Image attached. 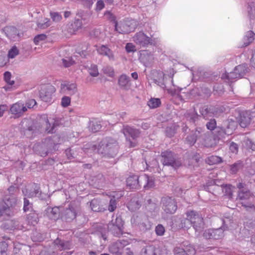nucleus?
Returning a JSON list of instances; mask_svg holds the SVG:
<instances>
[{"label": "nucleus", "mask_w": 255, "mask_h": 255, "mask_svg": "<svg viewBox=\"0 0 255 255\" xmlns=\"http://www.w3.org/2000/svg\"><path fill=\"white\" fill-rule=\"evenodd\" d=\"M85 149H91L96 151L99 154L109 157H114L118 153L119 146L117 141L112 137H106L99 143L98 146L96 144L88 143L86 144Z\"/></svg>", "instance_id": "1"}, {"label": "nucleus", "mask_w": 255, "mask_h": 255, "mask_svg": "<svg viewBox=\"0 0 255 255\" xmlns=\"http://www.w3.org/2000/svg\"><path fill=\"white\" fill-rule=\"evenodd\" d=\"M186 218L181 220L180 227L189 229L193 226L197 235H199L205 229V224L202 217L197 212L191 210L186 213Z\"/></svg>", "instance_id": "2"}, {"label": "nucleus", "mask_w": 255, "mask_h": 255, "mask_svg": "<svg viewBox=\"0 0 255 255\" xmlns=\"http://www.w3.org/2000/svg\"><path fill=\"white\" fill-rule=\"evenodd\" d=\"M124 223L120 217H117L113 219L107 226L98 227V234L100 235L105 241L107 238V233L110 232L115 236L119 237L123 234V227Z\"/></svg>", "instance_id": "3"}, {"label": "nucleus", "mask_w": 255, "mask_h": 255, "mask_svg": "<svg viewBox=\"0 0 255 255\" xmlns=\"http://www.w3.org/2000/svg\"><path fill=\"white\" fill-rule=\"evenodd\" d=\"M249 68L255 70V67L253 65H238L235 67L233 71L223 73L221 78L232 82L233 80L241 78L245 75L248 72Z\"/></svg>", "instance_id": "4"}, {"label": "nucleus", "mask_w": 255, "mask_h": 255, "mask_svg": "<svg viewBox=\"0 0 255 255\" xmlns=\"http://www.w3.org/2000/svg\"><path fill=\"white\" fill-rule=\"evenodd\" d=\"M131 223L133 227H137L142 232L149 230L151 223L147 216L143 215H133L131 219Z\"/></svg>", "instance_id": "5"}, {"label": "nucleus", "mask_w": 255, "mask_h": 255, "mask_svg": "<svg viewBox=\"0 0 255 255\" xmlns=\"http://www.w3.org/2000/svg\"><path fill=\"white\" fill-rule=\"evenodd\" d=\"M225 111V108L222 106H204L200 109V113L204 119L208 120L209 118L219 117Z\"/></svg>", "instance_id": "6"}, {"label": "nucleus", "mask_w": 255, "mask_h": 255, "mask_svg": "<svg viewBox=\"0 0 255 255\" xmlns=\"http://www.w3.org/2000/svg\"><path fill=\"white\" fill-rule=\"evenodd\" d=\"M80 210L79 206L75 203H71L68 208H63L61 207L60 218L67 222H70L74 219L77 213Z\"/></svg>", "instance_id": "7"}, {"label": "nucleus", "mask_w": 255, "mask_h": 255, "mask_svg": "<svg viewBox=\"0 0 255 255\" xmlns=\"http://www.w3.org/2000/svg\"><path fill=\"white\" fill-rule=\"evenodd\" d=\"M17 202V199L13 196H6L4 199H0V216L10 214V207L14 206Z\"/></svg>", "instance_id": "8"}, {"label": "nucleus", "mask_w": 255, "mask_h": 255, "mask_svg": "<svg viewBox=\"0 0 255 255\" xmlns=\"http://www.w3.org/2000/svg\"><path fill=\"white\" fill-rule=\"evenodd\" d=\"M161 162L163 165L171 166L176 168L181 165L180 161L176 160L175 155L171 151H164L161 153Z\"/></svg>", "instance_id": "9"}, {"label": "nucleus", "mask_w": 255, "mask_h": 255, "mask_svg": "<svg viewBox=\"0 0 255 255\" xmlns=\"http://www.w3.org/2000/svg\"><path fill=\"white\" fill-rule=\"evenodd\" d=\"M238 198L242 201L241 204L244 206L247 210H255V206L252 203L247 202L245 201L253 199L252 193L247 189H243L240 190L238 192Z\"/></svg>", "instance_id": "10"}, {"label": "nucleus", "mask_w": 255, "mask_h": 255, "mask_svg": "<svg viewBox=\"0 0 255 255\" xmlns=\"http://www.w3.org/2000/svg\"><path fill=\"white\" fill-rule=\"evenodd\" d=\"M136 24L134 20L126 21L119 23L115 22V29L120 33H128L133 31L135 28Z\"/></svg>", "instance_id": "11"}, {"label": "nucleus", "mask_w": 255, "mask_h": 255, "mask_svg": "<svg viewBox=\"0 0 255 255\" xmlns=\"http://www.w3.org/2000/svg\"><path fill=\"white\" fill-rule=\"evenodd\" d=\"M77 91V85L74 82L64 81L61 83L59 92L61 94L72 96Z\"/></svg>", "instance_id": "12"}, {"label": "nucleus", "mask_w": 255, "mask_h": 255, "mask_svg": "<svg viewBox=\"0 0 255 255\" xmlns=\"http://www.w3.org/2000/svg\"><path fill=\"white\" fill-rule=\"evenodd\" d=\"M55 91L54 86L51 85H45L40 91V98L45 102H51Z\"/></svg>", "instance_id": "13"}, {"label": "nucleus", "mask_w": 255, "mask_h": 255, "mask_svg": "<svg viewBox=\"0 0 255 255\" xmlns=\"http://www.w3.org/2000/svg\"><path fill=\"white\" fill-rule=\"evenodd\" d=\"M162 209L167 214H174L177 209L176 203L174 199L169 197H163L161 199Z\"/></svg>", "instance_id": "14"}, {"label": "nucleus", "mask_w": 255, "mask_h": 255, "mask_svg": "<svg viewBox=\"0 0 255 255\" xmlns=\"http://www.w3.org/2000/svg\"><path fill=\"white\" fill-rule=\"evenodd\" d=\"M39 187L35 184L32 185L31 187H26L22 190L23 195L27 198L38 197L43 199L41 192L39 190Z\"/></svg>", "instance_id": "15"}, {"label": "nucleus", "mask_w": 255, "mask_h": 255, "mask_svg": "<svg viewBox=\"0 0 255 255\" xmlns=\"http://www.w3.org/2000/svg\"><path fill=\"white\" fill-rule=\"evenodd\" d=\"M255 122V112L246 111L241 114L239 124L242 128H246Z\"/></svg>", "instance_id": "16"}, {"label": "nucleus", "mask_w": 255, "mask_h": 255, "mask_svg": "<svg viewBox=\"0 0 255 255\" xmlns=\"http://www.w3.org/2000/svg\"><path fill=\"white\" fill-rule=\"evenodd\" d=\"M201 133H200L198 138V144L205 147H211L214 144L212 137L208 132H205L201 128Z\"/></svg>", "instance_id": "17"}, {"label": "nucleus", "mask_w": 255, "mask_h": 255, "mask_svg": "<svg viewBox=\"0 0 255 255\" xmlns=\"http://www.w3.org/2000/svg\"><path fill=\"white\" fill-rule=\"evenodd\" d=\"M133 41L142 46H145L152 43V39L142 32L136 33L133 37Z\"/></svg>", "instance_id": "18"}, {"label": "nucleus", "mask_w": 255, "mask_h": 255, "mask_svg": "<svg viewBox=\"0 0 255 255\" xmlns=\"http://www.w3.org/2000/svg\"><path fill=\"white\" fill-rule=\"evenodd\" d=\"M26 111V107H24V104L21 102L12 104L10 108L11 114L15 115L17 118L22 116Z\"/></svg>", "instance_id": "19"}, {"label": "nucleus", "mask_w": 255, "mask_h": 255, "mask_svg": "<svg viewBox=\"0 0 255 255\" xmlns=\"http://www.w3.org/2000/svg\"><path fill=\"white\" fill-rule=\"evenodd\" d=\"M237 122L231 119H228L224 122L222 129L225 134L231 135L237 127Z\"/></svg>", "instance_id": "20"}, {"label": "nucleus", "mask_w": 255, "mask_h": 255, "mask_svg": "<svg viewBox=\"0 0 255 255\" xmlns=\"http://www.w3.org/2000/svg\"><path fill=\"white\" fill-rule=\"evenodd\" d=\"M206 239H219L223 237V229L222 228L214 230L209 229L206 230L203 234Z\"/></svg>", "instance_id": "21"}, {"label": "nucleus", "mask_w": 255, "mask_h": 255, "mask_svg": "<svg viewBox=\"0 0 255 255\" xmlns=\"http://www.w3.org/2000/svg\"><path fill=\"white\" fill-rule=\"evenodd\" d=\"M127 185L130 189H138L141 186L140 176L132 175L127 179Z\"/></svg>", "instance_id": "22"}, {"label": "nucleus", "mask_w": 255, "mask_h": 255, "mask_svg": "<svg viewBox=\"0 0 255 255\" xmlns=\"http://www.w3.org/2000/svg\"><path fill=\"white\" fill-rule=\"evenodd\" d=\"M122 132L127 138L128 136H130L133 140L138 137L140 133L138 129L128 125L124 126Z\"/></svg>", "instance_id": "23"}, {"label": "nucleus", "mask_w": 255, "mask_h": 255, "mask_svg": "<svg viewBox=\"0 0 255 255\" xmlns=\"http://www.w3.org/2000/svg\"><path fill=\"white\" fill-rule=\"evenodd\" d=\"M61 208L55 207L53 208L48 207L46 210V213L51 219L57 220L61 217Z\"/></svg>", "instance_id": "24"}, {"label": "nucleus", "mask_w": 255, "mask_h": 255, "mask_svg": "<svg viewBox=\"0 0 255 255\" xmlns=\"http://www.w3.org/2000/svg\"><path fill=\"white\" fill-rule=\"evenodd\" d=\"M4 32L7 37L11 40H18L19 35L17 29L13 26H8L4 28Z\"/></svg>", "instance_id": "25"}, {"label": "nucleus", "mask_w": 255, "mask_h": 255, "mask_svg": "<svg viewBox=\"0 0 255 255\" xmlns=\"http://www.w3.org/2000/svg\"><path fill=\"white\" fill-rule=\"evenodd\" d=\"M124 195V191H120L117 193L114 192L112 195V198L110 199L108 209L110 212H113L117 208V202L116 198H120Z\"/></svg>", "instance_id": "26"}, {"label": "nucleus", "mask_w": 255, "mask_h": 255, "mask_svg": "<svg viewBox=\"0 0 255 255\" xmlns=\"http://www.w3.org/2000/svg\"><path fill=\"white\" fill-rule=\"evenodd\" d=\"M140 183L145 189H149L154 185L153 180L147 175L144 174L140 176Z\"/></svg>", "instance_id": "27"}, {"label": "nucleus", "mask_w": 255, "mask_h": 255, "mask_svg": "<svg viewBox=\"0 0 255 255\" xmlns=\"http://www.w3.org/2000/svg\"><path fill=\"white\" fill-rule=\"evenodd\" d=\"M201 128H196V130L194 132H192L189 135L187 136L186 138V142L189 145L192 146L194 144V143L197 141L198 142V138L201 132Z\"/></svg>", "instance_id": "28"}, {"label": "nucleus", "mask_w": 255, "mask_h": 255, "mask_svg": "<svg viewBox=\"0 0 255 255\" xmlns=\"http://www.w3.org/2000/svg\"><path fill=\"white\" fill-rule=\"evenodd\" d=\"M140 62L144 64L151 62L153 60V54L147 50H143L140 52L139 58Z\"/></svg>", "instance_id": "29"}, {"label": "nucleus", "mask_w": 255, "mask_h": 255, "mask_svg": "<svg viewBox=\"0 0 255 255\" xmlns=\"http://www.w3.org/2000/svg\"><path fill=\"white\" fill-rule=\"evenodd\" d=\"M118 84L121 88L128 90L130 86L129 77L125 74L122 75L119 78Z\"/></svg>", "instance_id": "30"}, {"label": "nucleus", "mask_w": 255, "mask_h": 255, "mask_svg": "<svg viewBox=\"0 0 255 255\" xmlns=\"http://www.w3.org/2000/svg\"><path fill=\"white\" fill-rule=\"evenodd\" d=\"M54 244L55 248L60 251L69 249L70 246L69 242L62 241L59 239H57L54 241Z\"/></svg>", "instance_id": "31"}, {"label": "nucleus", "mask_w": 255, "mask_h": 255, "mask_svg": "<svg viewBox=\"0 0 255 255\" xmlns=\"http://www.w3.org/2000/svg\"><path fill=\"white\" fill-rule=\"evenodd\" d=\"M97 51L99 54L104 55L110 59L114 58V55L112 51L105 45L100 46L97 49Z\"/></svg>", "instance_id": "32"}, {"label": "nucleus", "mask_w": 255, "mask_h": 255, "mask_svg": "<svg viewBox=\"0 0 255 255\" xmlns=\"http://www.w3.org/2000/svg\"><path fill=\"white\" fill-rule=\"evenodd\" d=\"M255 38V34L252 31H248L244 37V45L245 46L249 45Z\"/></svg>", "instance_id": "33"}, {"label": "nucleus", "mask_w": 255, "mask_h": 255, "mask_svg": "<svg viewBox=\"0 0 255 255\" xmlns=\"http://www.w3.org/2000/svg\"><path fill=\"white\" fill-rule=\"evenodd\" d=\"M90 206L92 210L94 212H102L104 208L100 205V201L98 199H94L90 202Z\"/></svg>", "instance_id": "34"}, {"label": "nucleus", "mask_w": 255, "mask_h": 255, "mask_svg": "<svg viewBox=\"0 0 255 255\" xmlns=\"http://www.w3.org/2000/svg\"><path fill=\"white\" fill-rule=\"evenodd\" d=\"M27 220L29 225L34 226L38 222L37 214L35 212L30 213L27 215Z\"/></svg>", "instance_id": "35"}, {"label": "nucleus", "mask_w": 255, "mask_h": 255, "mask_svg": "<svg viewBox=\"0 0 255 255\" xmlns=\"http://www.w3.org/2000/svg\"><path fill=\"white\" fill-rule=\"evenodd\" d=\"M222 162V158L216 155L210 156L206 159V162L209 165L218 164Z\"/></svg>", "instance_id": "36"}, {"label": "nucleus", "mask_w": 255, "mask_h": 255, "mask_svg": "<svg viewBox=\"0 0 255 255\" xmlns=\"http://www.w3.org/2000/svg\"><path fill=\"white\" fill-rule=\"evenodd\" d=\"M247 10L250 18H255V2L251 1L248 3Z\"/></svg>", "instance_id": "37"}, {"label": "nucleus", "mask_w": 255, "mask_h": 255, "mask_svg": "<svg viewBox=\"0 0 255 255\" xmlns=\"http://www.w3.org/2000/svg\"><path fill=\"white\" fill-rule=\"evenodd\" d=\"M58 125L57 123L55 121H54V120H52L51 122H50L48 120H47L46 122V131L48 133L53 132L55 128Z\"/></svg>", "instance_id": "38"}, {"label": "nucleus", "mask_w": 255, "mask_h": 255, "mask_svg": "<svg viewBox=\"0 0 255 255\" xmlns=\"http://www.w3.org/2000/svg\"><path fill=\"white\" fill-rule=\"evenodd\" d=\"M140 206V203L136 199L133 198L131 200L128 204V207L131 211H134L138 209Z\"/></svg>", "instance_id": "39"}, {"label": "nucleus", "mask_w": 255, "mask_h": 255, "mask_svg": "<svg viewBox=\"0 0 255 255\" xmlns=\"http://www.w3.org/2000/svg\"><path fill=\"white\" fill-rule=\"evenodd\" d=\"M154 251V247L148 246L142 249L140 255H155Z\"/></svg>", "instance_id": "40"}, {"label": "nucleus", "mask_w": 255, "mask_h": 255, "mask_svg": "<svg viewBox=\"0 0 255 255\" xmlns=\"http://www.w3.org/2000/svg\"><path fill=\"white\" fill-rule=\"evenodd\" d=\"M176 71H175L173 68H170L169 69H167L165 71L164 73H160V76L162 77V76H165L166 77L167 76L171 78V82L172 85L174 86V84L173 83V77L175 73H176Z\"/></svg>", "instance_id": "41"}, {"label": "nucleus", "mask_w": 255, "mask_h": 255, "mask_svg": "<svg viewBox=\"0 0 255 255\" xmlns=\"http://www.w3.org/2000/svg\"><path fill=\"white\" fill-rule=\"evenodd\" d=\"M3 79L5 83L9 86H12L14 84V80L12 77L11 73L8 71L4 73Z\"/></svg>", "instance_id": "42"}, {"label": "nucleus", "mask_w": 255, "mask_h": 255, "mask_svg": "<svg viewBox=\"0 0 255 255\" xmlns=\"http://www.w3.org/2000/svg\"><path fill=\"white\" fill-rule=\"evenodd\" d=\"M186 117L190 122L195 123L198 120L199 118V115L194 111H192L189 113H188Z\"/></svg>", "instance_id": "43"}, {"label": "nucleus", "mask_w": 255, "mask_h": 255, "mask_svg": "<svg viewBox=\"0 0 255 255\" xmlns=\"http://www.w3.org/2000/svg\"><path fill=\"white\" fill-rule=\"evenodd\" d=\"M158 75L159 78L158 79H154V83L160 86L161 88L164 89L166 88V84L165 81V78L166 77L165 76H162L161 77L160 75V73H159Z\"/></svg>", "instance_id": "44"}, {"label": "nucleus", "mask_w": 255, "mask_h": 255, "mask_svg": "<svg viewBox=\"0 0 255 255\" xmlns=\"http://www.w3.org/2000/svg\"><path fill=\"white\" fill-rule=\"evenodd\" d=\"M160 104V100L158 98H151L147 103L148 106L152 109L159 107Z\"/></svg>", "instance_id": "45"}, {"label": "nucleus", "mask_w": 255, "mask_h": 255, "mask_svg": "<svg viewBox=\"0 0 255 255\" xmlns=\"http://www.w3.org/2000/svg\"><path fill=\"white\" fill-rule=\"evenodd\" d=\"M90 75L93 77H97L99 75V71L97 65H90L87 67Z\"/></svg>", "instance_id": "46"}, {"label": "nucleus", "mask_w": 255, "mask_h": 255, "mask_svg": "<svg viewBox=\"0 0 255 255\" xmlns=\"http://www.w3.org/2000/svg\"><path fill=\"white\" fill-rule=\"evenodd\" d=\"M51 21L49 19L45 18L41 22H39L37 26L41 29H45L51 25Z\"/></svg>", "instance_id": "47"}, {"label": "nucleus", "mask_w": 255, "mask_h": 255, "mask_svg": "<svg viewBox=\"0 0 255 255\" xmlns=\"http://www.w3.org/2000/svg\"><path fill=\"white\" fill-rule=\"evenodd\" d=\"M101 124L98 123L97 122L92 121L90 122V129L93 132H95L99 131L101 129Z\"/></svg>", "instance_id": "48"}, {"label": "nucleus", "mask_w": 255, "mask_h": 255, "mask_svg": "<svg viewBox=\"0 0 255 255\" xmlns=\"http://www.w3.org/2000/svg\"><path fill=\"white\" fill-rule=\"evenodd\" d=\"M50 14L52 20L55 22H59L62 18V15L57 12H51Z\"/></svg>", "instance_id": "49"}, {"label": "nucleus", "mask_w": 255, "mask_h": 255, "mask_svg": "<svg viewBox=\"0 0 255 255\" xmlns=\"http://www.w3.org/2000/svg\"><path fill=\"white\" fill-rule=\"evenodd\" d=\"M47 36L45 34H41L36 36L34 39V42L35 44L38 45L41 42L46 40Z\"/></svg>", "instance_id": "50"}, {"label": "nucleus", "mask_w": 255, "mask_h": 255, "mask_svg": "<svg viewBox=\"0 0 255 255\" xmlns=\"http://www.w3.org/2000/svg\"><path fill=\"white\" fill-rule=\"evenodd\" d=\"M71 103V98L69 96H65L61 99V105L63 107L69 106Z\"/></svg>", "instance_id": "51"}, {"label": "nucleus", "mask_w": 255, "mask_h": 255, "mask_svg": "<svg viewBox=\"0 0 255 255\" xmlns=\"http://www.w3.org/2000/svg\"><path fill=\"white\" fill-rule=\"evenodd\" d=\"M217 126L216 121L215 119H212L206 124V127L210 130H214Z\"/></svg>", "instance_id": "52"}, {"label": "nucleus", "mask_w": 255, "mask_h": 255, "mask_svg": "<svg viewBox=\"0 0 255 255\" xmlns=\"http://www.w3.org/2000/svg\"><path fill=\"white\" fill-rule=\"evenodd\" d=\"M104 73L107 74L108 76L113 77L115 75L114 71L113 68L111 66H106L103 69Z\"/></svg>", "instance_id": "53"}, {"label": "nucleus", "mask_w": 255, "mask_h": 255, "mask_svg": "<svg viewBox=\"0 0 255 255\" xmlns=\"http://www.w3.org/2000/svg\"><path fill=\"white\" fill-rule=\"evenodd\" d=\"M7 244L4 242H0V255H6Z\"/></svg>", "instance_id": "54"}, {"label": "nucleus", "mask_w": 255, "mask_h": 255, "mask_svg": "<svg viewBox=\"0 0 255 255\" xmlns=\"http://www.w3.org/2000/svg\"><path fill=\"white\" fill-rule=\"evenodd\" d=\"M245 145L248 148L255 150V144L249 138H246L244 141Z\"/></svg>", "instance_id": "55"}, {"label": "nucleus", "mask_w": 255, "mask_h": 255, "mask_svg": "<svg viewBox=\"0 0 255 255\" xmlns=\"http://www.w3.org/2000/svg\"><path fill=\"white\" fill-rule=\"evenodd\" d=\"M18 53V50L15 46L12 47L8 51V56L9 58H13Z\"/></svg>", "instance_id": "56"}, {"label": "nucleus", "mask_w": 255, "mask_h": 255, "mask_svg": "<svg viewBox=\"0 0 255 255\" xmlns=\"http://www.w3.org/2000/svg\"><path fill=\"white\" fill-rule=\"evenodd\" d=\"M155 231L158 236H162L165 232V229L162 225L159 224L156 227Z\"/></svg>", "instance_id": "57"}, {"label": "nucleus", "mask_w": 255, "mask_h": 255, "mask_svg": "<svg viewBox=\"0 0 255 255\" xmlns=\"http://www.w3.org/2000/svg\"><path fill=\"white\" fill-rule=\"evenodd\" d=\"M125 48L128 53L134 52L136 50L135 45L132 43H128Z\"/></svg>", "instance_id": "58"}, {"label": "nucleus", "mask_w": 255, "mask_h": 255, "mask_svg": "<svg viewBox=\"0 0 255 255\" xmlns=\"http://www.w3.org/2000/svg\"><path fill=\"white\" fill-rule=\"evenodd\" d=\"M32 209V204L29 202V201L26 198L24 199V205H23V210L24 212H27L30 211Z\"/></svg>", "instance_id": "59"}, {"label": "nucleus", "mask_w": 255, "mask_h": 255, "mask_svg": "<svg viewBox=\"0 0 255 255\" xmlns=\"http://www.w3.org/2000/svg\"><path fill=\"white\" fill-rule=\"evenodd\" d=\"M95 0H82L80 2L85 7L91 8Z\"/></svg>", "instance_id": "60"}, {"label": "nucleus", "mask_w": 255, "mask_h": 255, "mask_svg": "<svg viewBox=\"0 0 255 255\" xmlns=\"http://www.w3.org/2000/svg\"><path fill=\"white\" fill-rule=\"evenodd\" d=\"M36 104V102L34 99H30L28 100L25 105H24V107H26V110L27 109L32 108Z\"/></svg>", "instance_id": "61"}, {"label": "nucleus", "mask_w": 255, "mask_h": 255, "mask_svg": "<svg viewBox=\"0 0 255 255\" xmlns=\"http://www.w3.org/2000/svg\"><path fill=\"white\" fill-rule=\"evenodd\" d=\"M238 145L237 143L234 142H232L230 145V151L234 153H237L238 151Z\"/></svg>", "instance_id": "62"}, {"label": "nucleus", "mask_w": 255, "mask_h": 255, "mask_svg": "<svg viewBox=\"0 0 255 255\" xmlns=\"http://www.w3.org/2000/svg\"><path fill=\"white\" fill-rule=\"evenodd\" d=\"M105 16L106 18L110 20L111 21H113L115 22L116 21V17L110 11H106L105 13Z\"/></svg>", "instance_id": "63"}, {"label": "nucleus", "mask_w": 255, "mask_h": 255, "mask_svg": "<svg viewBox=\"0 0 255 255\" xmlns=\"http://www.w3.org/2000/svg\"><path fill=\"white\" fill-rule=\"evenodd\" d=\"M232 186L230 185H226L224 188L225 193L229 195L230 197H231L232 195Z\"/></svg>", "instance_id": "64"}]
</instances>
